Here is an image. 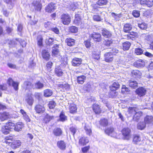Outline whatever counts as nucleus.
<instances>
[{
  "label": "nucleus",
  "instance_id": "3c124183",
  "mask_svg": "<svg viewBox=\"0 0 153 153\" xmlns=\"http://www.w3.org/2000/svg\"><path fill=\"white\" fill-rule=\"evenodd\" d=\"M5 125L6 126L8 127V128L10 129V130L13 129L14 127H15V125L14 123H12L11 121H9L7 123H6Z\"/></svg>",
  "mask_w": 153,
  "mask_h": 153
},
{
  "label": "nucleus",
  "instance_id": "a878e982",
  "mask_svg": "<svg viewBox=\"0 0 153 153\" xmlns=\"http://www.w3.org/2000/svg\"><path fill=\"white\" fill-rule=\"evenodd\" d=\"M93 109L96 114H99L101 112V109L100 106L97 104H94L93 106Z\"/></svg>",
  "mask_w": 153,
  "mask_h": 153
},
{
  "label": "nucleus",
  "instance_id": "c85d7f7f",
  "mask_svg": "<svg viewBox=\"0 0 153 153\" xmlns=\"http://www.w3.org/2000/svg\"><path fill=\"white\" fill-rule=\"evenodd\" d=\"M144 121L146 124H150L153 122V116H147L144 118Z\"/></svg>",
  "mask_w": 153,
  "mask_h": 153
},
{
  "label": "nucleus",
  "instance_id": "680f3d73",
  "mask_svg": "<svg viewBox=\"0 0 153 153\" xmlns=\"http://www.w3.org/2000/svg\"><path fill=\"white\" fill-rule=\"evenodd\" d=\"M70 130L74 136L77 130V128L76 126H72L70 128Z\"/></svg>",
  "mask_w": 153,
  "mask_h": 153
},
{
  "label": "nucleus",
  "instance_id": "f8f14e48",
  "mask_svg": "<svg viewBox=\"0 0 153 153\" xmlns=\"http://www.w3.org/2000/svg\"><path fill=\"white\" fill-rule=\"evenodd\" d=\"M82 62L81 59L75 58L72 60L71 63L72 65L74 66H79Z\"/></svg>",
  "mask_w": 153,
  "mask_h": 153
},
{
  "label": "nucleus",
  "instance_id": "9d476101",
  "mask_svg": "<svg viewBox=\"0 0 153 153\" xmlns=\"http://www.w3.org/2000/svg\"><path fill=\"white\" fill-rule=\"evenodd\" d=\"M57 145L59 149L62 150H65L66 147V143L63 140L58 141L57 143Z\"/></svg>",
  "mask_w": 153,
  "mask_h": 153
},
{
  "label": "nucleus",
  "instance_id": "603ef678",
  "mask_svg": "<svg viewBox=\"0 0 153 153\" xmlns=\"http://www.w3.org/2000/svg\"><path fill=\"white\" fill-rule=\"evenodd\" d=\"M143 50L140 48H138L135 49V53L138 55H140L143 53Z\"/></svg>",
  "mask_w": 153,
  "mask_h": 153
},
{
  "label": "nucleus",
  "instance_id": "a19ab883",
  "mask_svg": "<svg viewBox=\"0 0 153 153\" xmlns=\"http://www.w3.org/2000/svg\"><path fill=\"white\" fill-rule=\"evenodd\" d=\"M141 140V139L139 136L135 135L133 137V142L134 144H137Z\"/></svg>",
  "mask_w": 153,
  "mask_h": 153
},
{
  "label": "nucleus",
  "instance_id": "ddd939ff",
  "mask_svg": "<svg viewBox=\"0 0 153 153\" xmlns=\"http://www.w3.org/2000/svg\"><path fill=\"white\" fill-rule=\"evenodd\" d=\"M143 112L141 111H137L133 117V119L134 121L138 122L140 117L143 115Z\"/></svg>",
  "mask_w": 153,
  "mask_h": 153
},
{
  "label": "nucleus",
  "instance_id": "5701e85b",
  "mask_svg": "<svg viewBox=\"0 0 153 153\" xmlns=\"http://www.w3.org/2000/svg\"><path fill=\"white\" fill-rule=\"evenodd\" d=\"M21 145V142L19 140H16L12 143L11 147L13 149H16L18 148Z\"/></svg>",
  "mask_w": 153,
  "mask_h": 153
},
{
  "label": "nucleus",
  "instance_id": "6ab92c4d",
  "mask_svg": "<svg viewBox=\"0 0 153 153\" xmlns=\"http://www.w3.org/2000/svg\"><path fill=\"white\" fill-rule=\"evenodd\" d=\"M102 36L106 38H110L112 36L111 32L106 29H104L102 30Z\"/></svg>",
  "mask_w": 153,
  "mask_h": 153
},
{
  "label": "nucleus",
  "instance_id": "393cba45",
  "mask_svg": "<svg viewBox=\"0 0 153 153\" xmlns=\"http://www.w3.org/2000/svg\"><path fill=\"white\" fill-rule=\"evenodd\" d=\"M59 45H58L55 44L54 45L52 48V53L53 54L56 55L59 53Z\"/></svg>",
  "mask_w": 153,
  "mask_h": 153
},
{
  "label": "nucleus",
  "instance_id": "de8ad7c7",
  "mask_svg": "<svg viewBox=\"0 0 153 153\" xmlns=\"http://www.w3.org/2000/svg\"><path fill=\"white\" fill-rule=\"evenodd\" d=\"M84 128L86 134L89 135H90L92 133L91 130L90 126L85 125Z\"/></svg>",
  "mask_w": 153,
  "mask_h": 153
},
{
  "label": "nucleus",
  "instance_id": "2f4dec72",
  "mask_svg": "<svg viewBox=\"0 0 153 153\" xmlns=\"http://www.w3.org/2000/svg\"><path fill=\"white\" fill-rule=\"evenodd\" d=\"M86 79V76L84 75L78 76L77 77V81L78 83L82 84Z\"/></svg>",
  "mask_w": 153,
  "mask_h": 153
},
{
  "label": "nucleus",
  "instance_id": "338daca9",
  "mask_svg": "<svg viewBox=\"0 0 153 153\" xmlns=\"http://www.w3.org/2000/svg\"><path fill=\"white\" fill-rule=\"evenodd\" d=\"M92 56L94 59L98 60L100 58L99 54L95 52L93 53Z\"/></svg>",
  "mask_w": 153,
  "mask_h": 153
},
{
  "label": "nucleus",
  "instance_id": "4c0bfd02",
  "mask_svg": "<svg viewBox=\"0 0 153 153\" xmlns=\"http://www.w3.org/2000/svg\"><path fill=\"white\" fill-rule=\"evenodd\" d=\"M69 109L71 113H73L75 112L77 110L76 105L74 104H71L70 105Z\"/></svg>",
  "mask_w": 153,
  "mask_h": 153
},
{
  "label": "nucleus",
  "instance_id": "7ed1b4c3",
  "mask_svg": "<svg viewBox=\"0 0 153 153\" xmlns=\"http://www.w3.org/2000/svg\"><path fill=\"white\" fill-rule=\"evenodd\" d=\"M61 20L64 25H68L71 21V17L68 14H63L61 16Z\"/></svg>",
  "mask_w": 153,
  "mask_h": 153
},
{
  "label": "nucleus",
  "instance_id": "f704fd0d",
  "mask_svg": "<svg viewBox=\"0 0 153 153\" xmlns=\"http://www.w3.org/2000/svg\"><path fill=\"white\" fill-rule=\"evenodd\" d=\"M55 72L56 75L58 76H61L63 74L62 69L59 67H57L55 69Z\"/></svg>",
  "mask_w": 153,
  "mask_h": 153
},
{
  "label": "nucleus",
  "instance_id": "864d4df0",
  "mask_svg": "<svg viewBox=\"0 0 153 153\" xmlns=\"http://www.w3.org/2000/svg\"><path fill=\"white\" fill-rule=\"evenodd\" d=\"M53 118V117L52 116H50L49 115L47 114L45 116L44 118V121L45 123H47L49 122L51 119Z\"/></svg>",
  "mask_w": 153,
  "mask_h": 153
},
{
  "label": "nucleus",
  "instance_id": "c9c22d12",
  "mask_svg": "<svg viewBox=\"0 0 153 153\" xmlns=\"http://www.w3.org/2000/svg\"><path fill=\"white\" fill-rule=\"evenodd\" d=\"M53 133L55 135L58 136L61 135L62 131L60 128H56L53 130Z\"/></svg>",
  "mask_w": 153,
  "mask_h": 153
},
{
  "label": "nucleus",
  "instance_id": "79ce46f5",
  "mask_svg": "<svg viewBox=\"0 0 153 153\" xmlns=\"http://www.w3.org/2000/svg\"><path fill=\"white\" fill-rule=\"evenodd\" d=\"M23 86L25 89H29L32 87L31 83L30 82L28 81L25 82Z\"/></svg>",
  "mask_w": 153,
  "mask_h": 153
},
{
  "label": "nucleus",
  "instance_id": "2eb2a0df",
  "mask_svg": "<svg viewBox=\"0 0 153 153\" xmlns=\"http://www.w3.org/2000/svg\"><path fill=\"white\" fill-rule=\"evenodd\" d=\"M146 91L145 88L143 87H140L136 90V92L140 97H141L145 94Z\"/></svg>",
  "mask_w": 153,
  "mask_h": 153
},
{
  "label": "nucleus",
  "instance_id": "58836bf2",
  "mask_svg": "<svg viewBox=\"0 0 153 153\" xmlns=\"http://www.w3.org/2000/svg\"><path fill=\"white\" fill-rule=\"evenodd\" d=\"M138 109L136 107H129L128 109V111L130 114H135L137 111Z\"/></svg>",
  "mask_w": 153,
  "mask_h": 153
},
{
  "label": "nucleus",
  "instance_id": "b1692460",
  "mask_svg": "<svg viewBox=\"0 0 153 153\" xmlns=\"http://www.w3.org/2000/svg\"><path fill=\"white\" fill-rule=\"evenodd\" d=\"M74 23L78 25L82 24L81 19L79 14H75V18L74 20Z\"/></svg>",
  "mask_w": 153,
  "mask_h": 153
},
{
  "label": "nucleus",
  "instance_id": "412c9836",
  "mask_svg": "<svg viewBox=\"0 0 153 153\" xmlns=\"http://www.w3.org/2000/svg\"><path fill=\"white\" fill-rule=\"evenodd\" d=\"M132 75L134 77L140 78L141 77L142 74L138 70H134L131 72Z\"/></svg>",
  "mask_w": 153,
  "mask_h": 153
},
{
  "label": "nucleus",
  "instance_id": "6e6d98bb",
  "mask_svg": "<svg viewBox=\"0 0 153 153\" xmlns=\"http://www.w3.org/2000/svg\"><path fill=\"white\" fill-rule=\"evenodd\" d=\"M38 44L40 46L42 45L43 38L41 35L39 36L37 38Z\"/></svg>",
  "mask_w": 153,
  "mask_h": 153
},
{
  "label": "nucleus",
  "instance_id": "20e7f679",
  "mask_svg": "<svg viewBox=\"0 0 153 153\" xmlns=\"http://www.w3.org/2000/svg\"><path fill=\"white\" fill-rule=\"evenodd\" d=\"M7 83L10 86H12L16 91L18 89L19 83L15 82L11 78H9L7 81Z\"/></svg>",
  "mask_w": 153,
  "mask_h": 153
},
{
  "label": "nucleus",
  "instance_id": "49530a36",
  "mask_svg": "<svg viewBox=\"0 0 153 153\" xmlns=\"http://www.w3.org/2000/svg\"><path fill=\"white\" fill-rule=\"evenodd\" d=\"M54 41L53 38H50L48 39H46L45 40V42L47 45L51 46L53 44V42Z\"/></svg>",
  "mask_w": 153,
  "mask_h": 153
},
{
  "label": "nucleus",
  "instance_id": "4be33fe9",
  "mask_svg": "<svg viewBox=\"0 0 153 153\" xmlns=\"http://www.w3.org/2000/svg\"><path fill=\"white\" fill-rule=\"evenodd\" d=\"M88 140L87 137H83L79 139V143L81 146H84L88 143Z\"/></svg>",
  "mask_w": 153,
  "mask_h": 153
},
{
  "label": "nucleus",
  "instance_id": "bb28decb",
  "mask_svg": "<svg viewBox=\"0 0 153 153\" xmlns=\"http://www.w3.org/2000/svg\"><path fill=\"white\" fill-rule=\"evenodd\" d=\"M120 85L117 82H115L110 86V88L112 91H115L120 87Z\"/></svg>",
  "mask_w": 153,
  "mask_h": 153
},
{
  "label": "nucleus",
  "instance_id": "c756f323",
  "mask_svg": "<svg viewBox=\"0 0 153 153\" xmlns=\"http://www.w3.org/2000/svg\"><path fill=\"white\" fill-rule=\"evenodd\" d=\"M42 56L43 58L46 60H48L50 56L49 52L46 50H43L42 53Z\"/></svg>",
  "mask_w": 153,
  "mask_h": 153
},
{
  "label": "nucleus",
  "instance_id": "c03bdc74",
  "mask_svg": "<svg viewBox=\"0 0 153 153\" xmlns=\"http://www.w3.org/2000/svg\"><path fill=\"white\" fill-rule=\"evenodd\" d=\"M146 123L143 122H141L138 123L137 125V128L140 130H143L146 127Z\"/></svg>",
  "mask_w": 153,
  "mask_h": 153
},
{
  "label": "nucleus",
  "instance_id": "13d9d810",
  "mask_svg": "<svg viewBox=\"0 0 153 153\" xmlns=\"http://www.w3.org/2000/svg\"><path fill=\"white\" fill-rule=\"evenodd\" d=\"M130 90L129 89L126 87L125 85H123L122 86L121 88V91L122 93H124L125 92H128Z\"/></svg>",
  "mask_w": 153,
  "mask_h": 153
},
{
  "label": "nucleus",
  "instance_id": "cd10ccee",
  "mask_svg": "<svg viewBox=\"0 0 153 153\" xmlns=\"http://www.w3.org/2000/svg\"><path fill=\"white\" fill-rule=\"evenodd\" d=\"M132 28V25L129 23H126L124 25L123 31L125 32H128Z\"/></svg>",
  "mask_w": 153,
  "mask_h": 153
},
{
  "label": "nucleus",
  "instance_id": "37998d69",
  "mask_svg": "<svg viewBox=\"0 0 153 153\" xmlns=\"http://www.w3.org/2000/svg\"><path fill=\"white\" fill-rule=\"evenodd\" d=\"M14 139L13 136L6 137L4 139V142L6 144L9 145L11 142Z\"/></svg>",
  "mask_w": 153,
  "mask_h": 153
},
{
  "label": "nucleus",
  "instance_id": "8fccbe9b",
  "mask_svg": "<svg viewBox=\"0 0 153 153\" xmlns=\"http://www.w3.org/2000/svg\"><path fill=\"white\" fill-rule=\"evenodd\" d=\"M69 31L70 32L75 33L78 31V29L76 27L73 26L69 28Z\"/></svg>",
  "mask_w": 153,
  "mask_h": 153
},
{
  "label": "nucleus",
  "instance_id": "09e8293b",
  "mask_svg": "<svg viewBox=\"0 0 153 153\" xmlns=\"http://www.w3.org/2000/svg\"><path fill=\"white\" fill-rule=\"evenodd\" d=\"M33 99L31 96L28 95L27 98L26 99V101L27 103L29 105H32L33 104Z\"/></svg>",
  "mask_w": 153,
  "mask_h": 153
},
{
  "label": "nucleus",
  "instance_id": "a18cd8bd",
  "mask_svg": "<svg viewBox=\"0 0 153 153\" xmlns=\"http://www.w3.org/2000/svg\"><path fill=\"white\" fill-rule=\"evenodd\" d=\"M52 93V91L49 89H46L44 91V95L45 97H48L51 96Z\"/></svg>",
  "mask_w": 153,
  "mask_h": 153
},
{
  "label": "nucleus",
  "instance_id": "052dcab7",
  "mask_svg": "<svg viewBox=\"0 0 153 153\" xmlns=\"http://www.w3.org/2000/svg\"><path fill=\"white\" fill-rule=\"evenodd\" d=\"M132 14L135 17H138L140 16V12L137 10H134L132 12Z\"/></svg>",
  "mask_w": 153,
  "mask_h": 153
},
{
  "label": "nucleus",
  "instance_id": "f3484780",
  "mask_svg": "<svg viewBox=\"0 0 153 153\" xmlns=\"http://www.w3.org/2000/svg\"><path fill=\"white\" fill-rule=\"evenodd\" d=\"M24 127V124L21 122L17 123L15 126L14 129L17 131H21Z\"/></svg>",
  "mask_w": 153,
  "mask_h": 153
},
{
  "label": "nucleus",
  "instance_id": "6e6552de",
  "mask_svg": "<svg viewBox=\"0 0 153 153\" xmlns=\"http://www.w3.org/2000/svg\"><path fill=\"white\" fill-rule=\"evenodd\" d=\"M105 133L111 137H115L116 136L117 133L115 132L113 128H109L105 130Z\"/></svg>",
  "mask_w": 153,
  "mask_h": 153
},
{
  "label": "nucleus",
  "instance_id": "4468645a",
  "mask_svg": "<svg viewBox=\"0 0 153 153\" xmlns=\"http://www.w3.org/2000/svg\"><path fill=\"white\" fill-rule=\"evenodd\" d=\"M32 5L34 8L36 10L40 11L41 9L42 5L38 1H33L32 3Z\"/></svg>",
  "mask_w": 153,
  "mask_h": 153
},
{
  "label": "nucleus",
  "instance_id": "72a5a7b5",
  "mask_svg": "<svg viewBox=\"0 0 153 153\" xmlns=\"http://www.w3.org/2000/svg\"><path fill=\"white\" fill-rule=\"evenodd\" d=\"M34 88L37 89H42L44 86V84L40 81L36 82L34 85Z\"/></svg>",
  "mask_w": 153,
  "mask_h": 153
},
{
  "label": "nucleus",
  "instance_id": "423d86ee",
  "mask_svg": "<svg viewBox=\"0 0 153 153\" xmlns=\"http://www.w3.org/2000/svg\"><path fill=\"white\" fill-rule=\"evenodd\" d=\"M104 59L105 62H110L113 59V54L111 52L106 53L104 55Z\"/></svg>",
  "mask_w": 153,
  "mask_h": 153
},
{
  "label": "nucleus",
  "instance_id": "bf43d9fd",
  "mask_svg": "<svg viewBox=\"0 0 153 153\" xmlns=\"http://www.w3.org/2000/svg\"><path fill=\"white\" fill-rule=\"evenodd\" d=\"M93 18L94 21H100L102 19L100 16L98 15H95L93 16Z\"/></svg>",
  "mask_w": 153,
  "mask_h": 153
},
{
  "label": "nucleus",
  "instance_id": "4d7b16f0",
  "mask_svg": "<svg viewBox=\"0 0 153 153\" xmlns=\"http://www.w3.org/2000/svg\"><path fill=\"white\" fill-rule=\"evenodd\" d=\"M138 27L141 29L144 30L146 28L147 25L144 23H141L138 24Z\"/></svg>",
  "mask_w": 153,
  "mask_h": 153
},
{
  "label": "nucleus",
  "instance_id": "aec40b11",
  "mask_svg": "<svg viewBox=\"0 0 153 153\" xmlns=\"http://www.w3.org/2000/svg\"><path fill=\"white\" fill-rule=\"evenodd\" d=\"M65 42L67 45L69 46H73L75 44V40L71 38H67L65 39Z\"/></svg>",
  "mask_w": 153,
  "mask_h": 153
},
{
  "label": "nucleus",
  "instance_id": "0e129e2a",
  "mask_svg": "<svg viewBox=\"0 0 153 153\" xmlns=\"http://www.w3.org/2000/svg\"><path fill=\"white\" fill-rule=\"evenodd\" d=\"M112 43V40L111 39H108L105 40L104 43L105 45L107 46H109Z\"/></svg>",
  "mask_w": 153,
  "mask_h": 153
},
{
  "label": "nucleus",
  "instance_id": "39448f33",
  "mask_svg": "<svg viewBox=\"0 0 153 153\" xmlns=\"http://www.w3.org/2000/svg\"><path fill=\"white\" fill-rule=\"evenodd\" d=\"M56 9L55 4L53 3H51L46 7L45 10L46 12L51 13Z\"/></svg>",
  "mask_w": 153,
  "mask_h": 153
},
{
  "label": "nucleus",
  "instance_id": "0eeeda50",
  "mask_svg": "<svg viewBox=\"0 0 153 153\" xmlns=\"http://www.w3.org/2000/svg\"><path fill=\"white\" fill-rule=\"evenodd\" d=\"M91 37L95 41L99 42L102 40L101 35L99 33L94 32L91 35Z\"/></svg>",
  "mask_w": 153,
  "mask_h": 153
},
{
  "label": "nucleus",
  "instance_id": "a211bd4d",
  "mask_svg": "<svg viewBox=\"0 0 153 153\" xmlns=\"http://www.w3.org/2000/svg\"><path fill=\"white\" fill-rule=\"evenodd\" d=\"M140 3L141 4H146L149 7L153 5L152 0H140Z\"/></svg>",
  "mask_w": 153,
  "mask_h": 153
},
{
  "label": "nucleus",
  "instance_id": "774afa93",
  "mask_svg": "<svg viewBox=\"0 0 153 153\" xmlns=\"http://www.w3.org/2000/svg\"><path fill=\"white\" fill-rule=\"evenodd\" d=\"M145 39L148 41H151L153 40V36L152 35H148L146 36Z\"/></svg>",
  "mask_w": 153,
  "mask_h": 153
},
{
  "label": "nucleus",
  "instance_id": "473e14b6",
  "mask_svg": "<svg viewBox=\"0 0 153 153\" xmlns=\"http://www.w3.org/2000/svg\"><path fill=\"white\" fill-rule=\"evenodd\" d=\"M128 83L129 86L132 88H135L137 86L138 83L136 81L130 80Z\"/></svg>",
  "mask_w": 153,
  "mask_h": 153
},
{
  "label": "nucleus",
  "instance_id": "dca6fc26",
  "mask_svg": "<svg viewBox=\"0 0 153 153\" xmlns=\"http://www.w3.org/2000/svg\"><path fill=\"white\" fill-rule=\"evenodd\" d=\"M145 65V62L144 61L140 59L134 62V65L137 68H140L143 67Z\"/></svg>",
  "mask_w": 153,
  "mask_h": 153
},
{
  "label": "nucleus",
  "instance_id": "f03ea898",
  "mask_svg": "<svg viewBox=\"0 0 153 153\" xmlns=\"http://www.w3.org/2000/svg\"><path fill=\"white\" fill-rule=\"evenodd\" d=\"M131 130L128 128H124L122 131L124 140H129L131 137Z\"/></svg>",
  "mask_w": 153,
  "mask_h": 153
},
{
  "label": "nucleus",
  "instance_id": "5fc2aeb1",
  "mask_svg": "<svg viewBox=\"0 0 153 153\" xmlns=\"http://www.w3.org/2000/svg\"><path fill=\"white\" fill-rule=\"evenodd\" d=\"M48 107L50 109H53L56 105V103L53 101L50 102L48 104Z\"/></svg>",
  "mask_w": 153,
  "mask_h": 153
},
{
  "label": "nucleus",
  "instance_id": "69168bd1",
  "mask_svg": "<svg viewBox=\"0 0 153 153\" xmlns=\"http://www.w3.org/2000/svg\"><path fill=\"white\" fill-rule=\"evenodd\" d=\"M132 33H133V34H128L127 35V38L129 39H133L134 38V36L135 35H136V33L134 32H132Z\"/></svg>",
  "mask_w": 153,
  "mask_h": 153
},
{
  "label": "nucleus",
  "instance_id": "ea45409f",
  "mask_svg": "<svg viewBox=\"0 0 153 153\" xmlns=\"http://www.w3.org/2000/svg\"><path fill=\"white\" fill-rule=\"evenodd\" d=\"M131 46L130 43L128 42H124L123 44V49L124 50H128Z\"/></svg>",
  "mask_w": 153,
  "mask_h": 153
},
{
  "label": "nucleus",
  "instance_id": "9b49d317",
  "mask_svg": "<svg viewBox=\"0 0 153 153\" xmlns=\"http://www.w3.org/2000/svg\"><path fill=\"white\" fill-rule=\"evenodd\" d=\"M35 110L38 113H43L45 110V108L42 105L38 104L35 106Z\"/></svg>",
  "mask_w": 153,
  "mask_h": 153
},
{
  "label": "nucleus",
  "instance_id": "f257e3e1",
  "mask_svg": "<svg viewBox=\"0 0 153 153\" xmlns=\"http://www.w3.org/2000/svg\"><path fill=\"white\" fill-rule=\"evenodd\" d=\"M107 3V0H98L96 4L93 3L91 5V12L94 13H98L99 12L98 8L99 7V6L105 5Z\"/></svg>",
  "mask_w": 153,
  "mask_h": 153
},
{
  "label": "nucleus",
  "instance_id": "7c9ffc66",
  "mask_svg": "<svg viewBox=\"0 0 153 153\" xmlns=\"http://www.w3.org/2000/svg\"><path fill=\"white\" fill-rule=\"evenodd\" d=\"M11 131L10 129L8 128V127L6 125L3 126L1 129V132L5 134H7L9 133V132Z\"/></svg>",
  "mask_w": 153,
  "mask_h": 153
},
{
  "label": "nucleus",
  "instance_id": "e2e57ef3",
  "mask_svg": "<svg viewBox=\"0 0 153 153\" xmlns=\"http://www.w3.org/2000/svg\"><path fill=\"white\" fill-rule=\"evenodd\" d=\"M59 119L62 121H64L66 120V117L64 114L62 113L59 116Z\"/></svg>",
  "mask_w": 153,
  "mask_h": 153
},
{
  "label": "nucleus",
  "instance_id": "1a4fd4ad",
  "mask_svg": "<svg viewBox=\"0 0 153 153\" xmlns=\"http://www.w3.org/2000/svg\"><path fill=\"white\" fill-rule=\"evenodd\" d=\"M9 117L10 114L8 112H4L0 113V120L2 121L8 119Z\"/></svg>",
  "mask_w": 153,
  "mask_h": 153
},
{
  "label": "nucleus",
  "instance_id": "e433bc0d",
  "mask_svg": "<svg viewBox=\"0 0 153 153\" xmlns=\"http://www.w3.org/2000/svg\"><path fill=\"white\" fill-rule=\"evenodd\" d=\"M99 123L101 126L105 127L108 125V122L106 119L102 118L100 120Z\"/></svg>",
  "mask_w": 153,
  "mask_h": 153
}]
</instances>
